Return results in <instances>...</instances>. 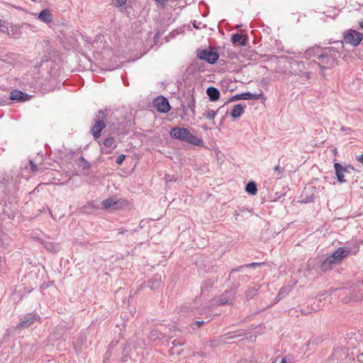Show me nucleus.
I'll return each instance as SVG.
<instances>
[{"label": "nucleus", "instance_id": "1", "mask_svg": "<svg viewBox=\"0 0 363 363\" xmlns=\"http://www.w3.org/2000/svg\"><path fill=\"white\" fill-rule=\"evenodd\" d=\"M106 118V111H99L98 115L94 119V125L91 129V133L94 140L99 139L101 135V131L106 128L104 119Z\"/></svg>", "mask_w": 363, "mask_h": 363}, {"label": "nucleus", "instance_id": "2", "mask_svg": "<svg viewBox=\"0 0 363 363\" xmlns=\"http://www.w3.org/2000/svg\"><path fill=\"white\" fill-rule=\"evenodd\" d=\"M337 360V363H348L354 361L349 355L348 349L346 347H336L333 354L330 356L329 360Z\"/></svg>", "mask_w": 363, "mask_h": 363}, {"label": "nucleus", "instance_id": "3", "mask_svg": "<svg viewBox=\"0 0 363 363\" xmlns=\"http://www.w3.org/2000/svg\"><path fill=\"white\" fill-rule=\"evenodd\" d=\"M343 38L346 43L357 47L362 40L363 34L355 30L349 29L344 33Z\"/></svg>", "mask_w": 363, "mask_h": 363}, {"label": "nucleus", "instance_id": "4", "mask_svg": "<svg viewBox=\"0 0 363 363\" xmlns=\"http://www.w3.org/2000/svg\"><path fill=\"white\" fill-rule=\"evenodd\" d=\"M318 64L321 69L323 74L325 69H330L335 67V58L331 55H328L324 49L319 56Z\"/></svg>", "mask_w": 363, "mask_h": 363}, {"label": "nucleus", "instance_id": "5", "mask_svg": "<svg viewBox=\"0 0 363 363\" xmlns=\"http://www.w3.org/2000/svg\"><path fill=\"white\" fill-rule=\"evenodd\" d=\"M197 57L211 65H213L218 60L219 55L216 51L201 50L198 51Z\"/></svg>", "mask_w": 363, "mask_h": 363}, {"label": "nucleus", "instance_id": "6", "mask_svg": "<svg viewBox=\"0 0 363 363\" xmlns=\"http://www.w3.org/2000/svg\"><path fill=\"white\" fill-rule=\"evenodd\" d=\"M259 99H262L264 101L266 99L262 91H260L259 94H252L250 92H245L242 94H235V96H232L225 104L235 101L237 100H257Z\"/></svg>", "mask_w": 363, "mask_h": 363}, {"label": "nucleus", "instance_id": "7", "mask_svg": "<svg viewBox=\"0 0 363 363\" xmlns=\"http://www.w3.org/2000/svg\"><path fill=\"white\" fill-rule=\"evenodd\" d=\"M153 106L157 111L166 113L170 110V105L167 98L162 96H157L153 100Z\"/></svg>", "mask_w": 363, "mask_h": 363}, {"label": "nucleus", "instance_id": "8", "mask_svg": "<svg viewBox=\"0 0 363 363\" xmlns=\"http://www.w3.org/2000/svg\"><path fill=\"white\" fill-rule=\"evenodd\" d=\"M240 286V284H235L231 289L225 291V292L220 296L218 302L219 305L223 306L229 303L230 301H232L236 293L237 289Z\"/></svg>", "mask_w": 363, "mask_h": 363}, {"label": "nucleus", "instance_id": "9", "mask_svg": "<svg viewBox=\"0 0 363 363\" xmlns=\"http://www.w3.org/2000/svg\"><path fill=\"white\" fill-rule=\"evenodd\" d=\"M352 251V247H344L337 248L331 255L333 260L340 263Z\"/></svg>", "mask_w": 363, "mask_h": 363}, {"label": "nucleus", "instance_id": "10", "mask_svg": "<svg viewBox=\"0 0 363 363\" xmlns=\"http://www.w3.org/2000/svg\"><path fill=\"white\" fill-rule=\"evenodd\" d=\"M189 133V129L186 128L175 127L171 130L170 136L174 139L185 142Z\"/></svg>", "mask_w": 363, "mask_h": 363}, {"label": "nucleus", "instance_id": "11", "mask_svg": "<svg viewBox=\"0 0 363 363\" xmlns=\"http://www.w3.org/2000/svg\"><path fill=\"white\" fill-rule=\"evenodd\" d=\"M40 316L35 313H29L25 315L21 321L18 324L19 328H27L30 326L35 320H39Z\"/></svg>", "mask_w": 363, "mask_h": 363}, {"label": "nucleus", "instance_id": "12", "mask_svg": "<svg viewBox=\"0 0 363 363\" xmlns=\"http://www.w3.org/2000/svg\"><path fill=\"white\" fill-rule=\"evenodd\" d=\"M30 98L31 96L18 89H13L11 91L9 96V99L12 101H18L21 102L28 101Z\"/></svg>", "mask_w": 363, "mask_h": 363}, {"label": "nucleus", "instance_id": "13", "mask_svg": "<svg viewBox=\"0 0 363 363\" xmlns=\"http://www.w3.org/2000/svg\"><path fill=\"white\" fill-rule=\"evenodd\" d=\"M123 202H126L125 200H117L116 198L111 197L105 199L102 202V205L105 208H113L118 209L121 207Z\"/></svg>", "mask_w": 363, "mask_h": 363}, {"label": "nucleus", "instance_id": "14", "mask_svg": "<svg viewBox=\"0 0 363 363\" xmlns=\"http://www.w3.org/2000/svg\"><path fill=\"white\" fill-rule=\"evenodd\" d=\"M344 48V45L342 41H340L337 43V47H328L325 48L324 49L328 52V55H331L335 58V63L336 64V61L337 59V54L341 52Z\"/></svg>", "mask_w": 363, "mask_h": 363}, {"label": "nucleus", "instance_id": "15", "mask_svg": "<svg viewBox=\"0 0 363 363\" xmlns=\"http://www.w3.org/2000/svg\"><path fill=\"white\" fill-rule=\"evenodd\" d=\"M334 168H335V174H336L337 182L340 183L345 182L346 180L345 179L344 173H345V172H347V168H343L342 164H340V163H337V162H335L334 164Z\"/></svg>", "mask_w": 363, "mask_h": 363}, {"label": "nucleus", "instance_id": "16", "mask_svg": "<svg viewBox=\"0 0 363 363\" xmlns=\"http://www.w3.org/2000/svg\"><path fill=\"white\" fill-rule=\"evenodd\" d=\"M206 94L211 101H216L220 96V91L214 86L208 87L206 89Z\"/></svg>", "mask_w": 363, "mask_h": 363}, {"label": "nucleus", "instance_id": "17", "mask_svg": "<svg viewBox=\"0 0 363 363\" xmlns=\"http://www.w3.org/2000/svg\"><path fill=\"white\" fill-rule=\"evenodd\" d=\"M185 143L199 147L204 146L203 140L202 138H198L197 136L191 134L190 131L187 135V138L186 139Z\"/></svg>", "mask_w": 363, "mask_h": 363}, {"label": "nucleus", "instance_id": "18", "mask_svg": "<svg viewBox=\"0 0 363 363\" xmlns=\"http://www.w3.org/2000/svg\"><path fill=\"white\" fill-rule=\"evenodd\" d=\"M185 143L199 147L204 146L203 140L202 138H198L197 136L191 134L190 131L187 135V138L186 139Z\"/></svg>", "mask_w": 363, "mask_h": 363}, {"label": "nucleus", "instance_id": "19", "mask_svg": "<svg viewBox=\"0 0 363 363\" xmlns=\"http://www.w3.org/2000/svg\"><path fill=\"white\" fill-rule=\"evenodd\" d=\"M231 41L233 44L238 43L241 46H245L247 43V38L239 33H234L231 36Z\"/></svg>", "mask_w": 363, "mask_h": 363}, {"label": "nucleus", "instance_id": "20", "mask_svg": "<svg viewBox=\"0 0 363 363\" xmlns=\"http://www.w3.org/2000/svg\"><path fill=\"white\" fill-rule=\"evenodd\" d=\"M323 50H324V48H320L319 46L310 48L305 52L304 55H305L306 57L310 58V57L314 56V57H317V58L318 60L319 56H320V55H321V52Z\"/></svg>", "mask_w": 363, "mask_h": 363}, {"label": "nucleus", "instance_id": "21", "mask_svg": "<svg viewBox=\"0 0 363 363\" xmlns=\"http://www.w3.org/2000/svg\"><path fill=\"white\" fill-rule=\"evenodd\" d=\"M38 19L45 23H50L52 21V14L48 9H43L38 13Z\"/></svg>", "mask_w": 363, "mask_h": 363}, {"label": "nucleus", "instance_id": "22", "mask_svg": "<svg viewBox=\"0 0 363 363\" xmlns=\"http://www.w3.org/2000/svg\"><path fill=\"white\" fill-rule=\"evenodd\" d=\"M41 244L47 249L48 251L51 252H57L60 251V246L58 243L52 242L42 241Z\"/></svg>", "mask_w": 363, "mask_h": 363}, {"label": "nucleus", "instance_id": "23", "mask_svg": "<svg viewBox=\"0 0 363 363\" xmlns=\"http://www.w3.org/2000/svg\"><path fill=\"white\" fill-rule=\"evenodd\" d=\"M259 289V285H254L248 287V289L245 291V298L247 300L252 299L257 295V292Z\"/></svg>", "mask_w": 363, "mask_h": 363}, {"label": "nucleus", "instance_id": "24", "mask_svg": "<svg viewBox=\"0 0 363 363\" xmlns=\"http://www.w3.org/2000/svg\"><path fill=\"white\" fill-rule=\"evenodd\" d=\"M245 107V106H243L240 104L234 106L230 113L231 116L234 118L240 117L244 113Z\"/></svg>", "mask_w": 363, "mask_h": 363}, {"label": "nucleus", "instance_id": "25", "mask_svg": "<svg viewBox=\"0 0 363 363\" xmlns=\"http://www.w3.org/2000/svg\"><path fill=\"white\" fill-rule=\"evenodd\" d=\"M264 262H252V263H250V264H244V265H241L238 267H236V268H234L230 272V277H229V279H230V275L232 274H233L234 272H238V271H240L242 269L246 267V268H251V267H259L262 264H264Z\"/></svg>", "mask_w": 363, "mask_h": 363}, {"label": "nucleus", "instance_id": "26", "mask_svg": "<svg viewBox=\"0 0 363 363\" xmlns=\"http://www.w3.org/2000/svg\"><path fill=\"white\" fill-rule=\"evenodd\" d=\"M165 336L166 333L159 330L157 328L152 329L150 332V337L153 340L163 339L165 337Z\"/></svg>", "mask_w": 363, "mask_h": 363}, {"label": "nucleus", "instance_id": "27", "mask_svg": "<svg viewBox=\"0 0 363 363\" xmlns=\"http://www.w3.org/2000/svg\"><path fill=\"white\" fill-rule=\"evenodd\" d=\"M360 244L361 242L358 239H353L350 242H347L346 243V247H352V251L351 253L355 255L359 251Z\"/></svg>", "mask_w": 363, "mask_h": 363}, {"label": "nucleus", "instance_id": "28", "mask_svg": "<svg viewBox=\"0 0 363 363\" xmlns=\"http://www.w3.org/2000/svg\"><path fill=\"white\" fill-rule=\"evenodd\" d=\"M245 191L250 195H255L257 192V184L255 182H249L245 186Z\"/></svg>", "mask_w": 363, "mask_h": 363}, {"label": "nucleus", "instance_id": "29", "mask_svg": "<svg viewBox=\"0 0 363 363\" xmlns=\"http://www.w3.org/2000/svg\"><path fill=\"white\" fill-rule=\"evenodd\" d=\"M103 145L105 147L111 148V150H113L116 147V140L113 137L111 136H108L104 139Z\"/></svg>", "mask_w": 363, "mask_h": 363}, {"label": "nucleus", "instance_id": "30", "mask_svg": "<svg viewBox=\"0 0 363 363\" xmlns=\"http://www.w3.org/2000/svg\"><path fill=\"white\" fill-rule=\"evenodd\" d=\"M10 36H13V38H17L21 35V26L15 25L11 27V29L6 31Z\"/></svg>", "mask_w": 363, "mask_h": 363}, {"label": "nucleus", "instance_id": "31", "mask_svg": "<svg viewBox=\"0 0 363 363\" xmlns=\"http://www.w3.org/2000/svg\"><path fill=\"white\" fill-rule=\"evenodd\" d=\"M194 90L192 89L189 92V101L188 103V106L191 109L193 114L195 113V107H196V101L194 96Z\"/></svg>", "mask_w": 363, "mask_h": 363}, {"label": "nucleus", "instance_id": "32", "mask_svg": "<svg viewBox=\"0 0 363 363\" xmlns=\"http://www.w3.org/2000/svg\"><path fill=\"white\" fill-rule=\"evenodd\" d=\"M224 107V105L220 106L216 111L208 110L205 113L203 114V117H206L210 120L213 121L217 113Z\"/></svg>", "mask_w": 363, "mask_h": 363}, {"label": "nucleus", "instance_id": "33", "mask_svg": "<svg viewBox=\"0 0 363 363\" xmlns=\"http://www.w3.org/2000/svg\"><path fill=\"white\" fill-rule=\"evenodd\" d=\"M161 285V279L160 277H154L148 282V286L152 290H155L158 289Z\"/></svg>", "mask_w": 363, "mask_h": 363}, {"label": "nucleus", "instance_id": "34", "mask_svg": "<svg viewBox=\"0 0 363 363\" xmlns=\"http://www.w3.org/2000/svg\"><path fill=\"white\" fill-rule=\"evenodd\" d=\"M79 161V167H81L83 171H86L88 172L91 168L90 163L87 160H86L83 157H80Z\"/></svg>", "mask_w": 363, "mask_h": 363}, {"label": "nucleus", "instance_id": "35", "mask_svg": "<svg viewBox=\"0 0 363 363\" xmlns=\"http://www.w3.org/2000/svg\"><path fill=\"white\" fill-rule=\"evenodd\" d=\"M230 333H227V334H225L223 335V337H225V340H233L237 337H242L245 335V333L244 332H241L240 330L239 331H235L234 333V335H229Z\"/></svg>", "mask_w": 363, "mask_h": 363}, {"label": "nucleus", "instance_id": "36", "mask_svg": "<svg viewBox=\"0 0 363 363\" xmlns=\"http://www.w3.org/2000/svg\"><path fill=\"white\" fill-rule=\"evenodd\" d=\"M213 282L211 280L206 281L201 286V294H204L205 291H208L209 289L213 287Z\"/></svg>", "mask_w": 363, "mask_h": 363}, {"label": "nucleus", "instance_id": "37", "mask_svg": "<svg viewBox=\"0 0 363 363\" xmlns=\"http://www.w3.org/2000/svg\"><path fill=\"white\" fill-rule=\"evenodd\" d=\"M332 268H333V267L331 265H330L328 263H327L326 260H324L320 266V270L323 272H326L330 270Z\"/></svg>", "mask_w": 363, "mask_h": 363}, {"label": "nucleus", "instance_id": "38", "mask_svg": "<svg viewBox=\"0 0 363 363\" xmlns=\"http://www.w3.org/2000/svg\"><path fill=\"white\" fill-rule=\"evenodd\" d=\"M127 0H112V5L119 8L125 5Z\"/></svg>", "mask_w": 363, "mask_h": 363}, {"label": "nucleus", "instance_id": "39", "mask_svg": "<svg viewBox=\"0 0 363 363\" xmlns=\"http://www.w3.org/2000/svg\"><path fill=\"white\" fill-rule=\"evenodd\" d=\"M185 342H186L185 340L179 338V339H174L172 342V344L174 347H177V346L184 345L185 344Z\"/></svg>", "mask_w": 363, "mask_h": 363}, {"label": "nucleus", "instance_id": "40", "mask_svg": "<svg viewBox=\"0 0 363 363\" xmlns=\"http://www.w3.org/2000/svg\"><path fill=\"white\" fill-rule=\"evenodd\" d=\"M5 21L0 19V31L3 33H6V31H8V28L5 26Z\"/></svg>", "mask_w": 363, "mask_h": 363}, {"label": "nucleus", "instance_id": "41", "mask_svg": "<svg viewBox=\"0 0 363 363\" xmlns=\"http://www.w3.org/2000/svg\"><path fill=\"white\" fill-rule=\"evenodd\" d=\"M325 260H326L327 263H328L332 267H333V265L339 264L337 261L333 260V257H331V255L328 256Z\"/></svg>", "mask_w": 363, "mask_h": 363}, {"label": "nucleus", "instance_id": "42", "mask_svg": "<svg viewBox=\"0 0 363 363\" xmlns=\"http://www.w3.org/2000/svg\"><path fill=\"white\" fill-rule=\"evenodd\" d=\"M30 169L32 172H35L38 171V167L32 160L29 161Z\"/></svg>", "mask_w": 363, "mask_h": 363}, {"label": "nucleus", "instance_id": "43", "mask_svg": "<svg viewBox=\"0 0 363 363\" xmlns=\"http://www.w3.org/2000/svg\"><path fill=\"white\" fill-rule=\"evenodd\" d=\"M125 159V155L122 154L117 157V159L116 160V163L118 165H121Z\"/></svg>", "mask_w": 363, "mask_h": 363}, {"label": "nucleus", "instance_id": "44", "mask_svg": "<svg viewBox=\"0 0 363 363\" xmlns=\"http://www.w3.org/2000/svg\"><path fill=\"white\" fill-rule=\"evenodd\" d=\"M274 171L278 172V175L281 176L282 173L284 171V167H281L280 166L277 165L274 167ZM281 177H279L280 178Z\"/></svg>", "mask_w": 363, "mask_h": 363}, {"label": "nucleus", "instance_id": "45", "mask_svg": "<svg viewBox=\"0 0 363 363\" xmlns=\"http://www.w3.org/2000/svg\"><path fill=\"white\" fill-rule=\"evenodd\" d=\"M205 323L204 320H196L194 322V325H196L197 328L201 327L202 325Z\"/></svg>", "mask_w": 363, "mask_h": 363}, {"label": "nucleus", "instance_id": "46", "mask_svg": "<svg viewBox=\"0 0 363 363\" xmlns=\"http://www.w3.org/2000/svg\"><path fill=\"white\" fill-rule=\"evenodd\" d=\"M343 168H347V172H345V173H350V169L354 170V168L352 166L348 164L347 166L343 167Z\"/></svg>", "mask_w": 363, "mask_h": 363}, {"label": "nucleus", "instance_id": "47", "mask_svg": "<svg viewBox=\"0 0 363 363\" xmlns=\"http://www.w3.org/2000/svg\"><path fill=\"white\" fill-rule=\"evenodd\" d=\"M177 332H178V331H177V330H174L172 332V335H169L170 337H171V338H173V337H177Z\"/></svg>", "mask_w": 363, "mask_h": 363}, {"label": "nucleus", "instance_id": "48", "mask_svg": "<svg viewBox=\"0 0 363 363\" xmlns=\"http://www.w3.org/2000/svg\"><path fill=\"white\" fill-rule=\"evenodd\" d=\"M357 160L363 164V154H362L360 156H357Z\"/></svg>", "mask_w": 363, "mask_h": 363}, {"label": "nucleus", "instance_id": "49", "mask_svg": "<svg viewBox=\"0 0 363 363\" xmlns=\"http://www.w3.org/2000/svg\"><path fill=\"white\" fill-rule=\"evenodd\" d=\"M357 359L359 362H363V353H361L357 356Z\"/></svg>", "mask_w": 363, "mask_h": 363}, {"label": "nucleus", "instance_id": "50", "mask_svg": "<svg viewBox=\"0 0 363 363\" xmlns=\"http://www.w3.org/2000/svg\"><path fill=\"white\" fill-rule=\"evenodd\" d=\"M128 230L126 229H124V228H120L119 229V231H118V234H124L125 232H127Z\"/></svg>", "mask_w": 363, "mask_h": 363}, {"label": "nucleus", "instance_id": "51", "mask_svg": "<svg viewBox=\"0 0 363 363\" xmlns=\"http://www.w3.org/2000/svg\"><path fill=\"white\" fill-rule=\"evenodd\" d=\"M316 340H317L316 337L315 338H311V339H310L308 342H309V344H314Z\"/></svg>", "mask_w": 363, "mask_h": 363}, {"label": "nucleus", "instance_id": "52", "mask_svg": "<svg viewBox=\"0 0 363 363\" xmlns=\"http://www.w3.org/2000/svg\"><path fill=\"white\" fill-rule=\"evenodd\" d=\"M155 1L164 4L167 0H155Z\"/></svg>", "mask_w": 363, "mask_h": 363}, {"label": "nucleus", "instance_id": "53", "mask_svg": "<svg viewBox=\"0 0 363 363\" xmlns=\"http://www.w3.org/2000/svg\"><path fill=\"white\" fill-rule=\"evenodd\" d=\"M280 363H287V361H286V357L283 358V359L281 360Z\"/></svg>", "mask_w": 363, "mask_h": 363}, {"label": "nucleus", "instance_id": "54", "mask_svg": "<svg viewBox=\"0 0 363 363\" xmlns=\"http://www.w3.org/2000/svg\"><path fill=\"white\" fill-rule=\"evenodd\" d=\"M170 176L169 175H167L166 174L165 175V179L168 182V181H170L171 179H169Z\"/></svg>", "mask_w": 363, "mask_h": 363}, {"label": "nucleus", "instance_id": "55", "mask_svg": "<svg viewBox=\"0 0 363 363\" xmlns=\"http://www.w3.org/2000/svg\"><path fill=\"white\" fill-rule=\"evenodd\" d=\"M159 38L160 36H157V34L155 36H154L155 41H156Z\"/></svg>", "mask_w": 363, "mask_h": 363}, {"label": "nucleus", "instance_id": "56", "mask_svg": "<svg viewBox=\"0 0 363 363\" xmlns=\"http://www.w3.org/2000/svg\"><path fill=\"white\" fill-rule=\"evenodd\" d=\"M359 26L363 29V21L359 23Z\"/></svg>", "mask_w": 363, "mask_h": 363}, {"label": "nucleus", "instance_id": "57", "mask_svg": "<svg viewBox=\"0 0 363 363\" xmlns=\"http://www.w3.org/2000/svg\"><path fill=\"white\" fill-rule=\"evenodd\" d=\"M197 354L203 356L204 354L203 352H201V353L198 352Z\"/></svg>", "mask_w": 363, "mask_h": 363}, {"label": "nucleus", "instance_id": "58", "mask_svg": "<svg viewBox=\"0 0 363 363\" xmlns=\"http://www.w3.org/2000/svg\"><path fill=\"white\" fill-rule=\"evenodd\" d=\"M194 27L196 28H199V27H197V25H195V24H194Z\"/></svg>", "mask_w": 363, "mask_h": 363}, {"label": "nucleus", "instance_id": "59", "mask_svg": "<svg viewBox=\"0 0 363 363\" xmlns=\"http://www.w3.org/2000/svg\"><path fill=\"white\" fill-rule=\"evenodd\" d=\"M106 359H108V357H106V358H104V362H106Z\"/></svg>", "mask_w": 363, "mask_h": 363}, {"label": "nucleus", "instance_id": "60", "mask_svg": "<svg viewBox=\"0 0 363 363\" xmlns=\"http://www.w3.org/2000/svg\"><path fill=\"white\" fill-rule=\"evenodd\" d=\"M106 359H108V357H106V358H104V362H106Z\"/></svg>", "mask_w": 363, "mask_h": 363}, {"label": "nucleus", "instance_id": "61", "mask_svg": "<svg viewBox=\"0 0 363 363\" xmlns=\"http://www.w3.org/2000/svg\"><path fill=\"white\" fill-rule=\"evenodd\" d=\"M106 359H108V357H106V358H104V362H106Z\"/></svg>", "mask_w": 363, "mask_h": 363}, {"label": "nucleus", "instance_id": "62", "mask_svg": "<svg viewBox=\"0 0 363 363\" xmlns=\"http://www.w3.org/2000/svg\"><path fill=\"white\" fill-rule=\"evenodd\" d=\"M308 76H309V74H308V73H306V77H308Z\"/></svg>", "mask_w": 363, "mask_h": 363}, {"label": "nucleus", "instance_id": "63", "mask_svg": "<svg viewBox=\"0 0 363 363\" xmlns=\"http://www.w3.org/2000/svg\"><path fill=\"white\" fill-rule=\"evenodd\" d=\"M308 76H309V74H308V73H306V77H308Z\"/></svg>", "mask_w": 363, "mask_h": 363}]
</instances>
